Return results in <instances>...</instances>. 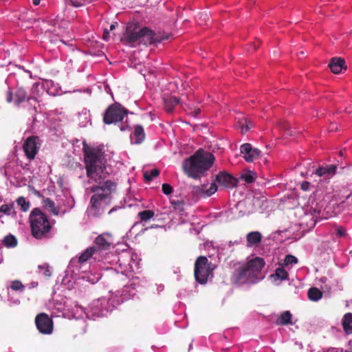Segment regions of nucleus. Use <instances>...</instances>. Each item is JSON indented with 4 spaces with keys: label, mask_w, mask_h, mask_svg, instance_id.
Instances as JSON below:
<instances>
[{
    "label": "nucleus",
    "mask_w": 352,
    "mask_h": 352,
    "mask_svg": "<svg viewBox=\"0 0 352 352\" xmlns=\"http://www.w3.org/2000/svg\"><path fill=\"white\" fill-rule=\"evenodd\" d=\"M84 152L87 176L90 179L100 182L98 185H94L86 189L87 193H94L86 212L89 217H97L103 212L104 206L110 204L111 194L116 190V183L111 180L100 182L109 175L107 160L102 150L90 148H85Z\"/></svg>",
    "instance_id": "1"
},
{
    "label": "nucleus",
    "mask_w": 352,
    "mask_h": 352,
    "mask_svg": "<svg viewBox=\"0 0 352 352\" xmlns=\"http://www.w3.org/2000/svg\"><path fill=\"white\" fill-rule=\"evenodd\" d=\"M265 265L263 258L258 256L248 259L247 262L236 270L233 275L234 281L240 285L259 282L265 277L262 274V269Z\"/></svg>",
    "instance_id": "2"
},
{
    "label": "nucleus",
    "mask_w": 352,
    "mask_h": 352,
    "mask_svg": "<svg viewBox=\"0 0 352 352\" xmlns=\"http://www.w3.org/2000/svg\"><path fill=\"white\" fill-rule=\"evenodd\" d=\"M215 160L214 156L203 149H199L189 158L183 162L184 173L190 177L197 179L203 175L212 167Z\"/></svg>",
    "instance_id": "3"
},
{
    "label": "nucleus",
    "mask_w": 352,
    "mask_h": 352,
    "mask_svg": "<svg viewBox=\"0 0 352 352\" xmlns=\"http://www.w3.org/2000/svg\"><path fill=\"white\" fill-rule=\"evenodd\" d=\"M168 38V36L166 38L159 37L151 30L147 28L142 29L135 28L131 30V27H128L125 34V41L126 43L131 47H135L141 43L148 45L160 43L162 40Z\"/></svg>",
    "instance_id": "4"
},
{
    "label": "nucleus",
    "mask_w": 352,
    "mask_h": 352,
    "mask_svg": "<svg viewBox=\"0 0 352 352\" xmlns=\"http://www.w3.org/2000/svg\"><path fill=\"white\" fill-rule=\"evenodd\" d=\"M114 258L113 262L116 263V268L111 270L114 274L116 281L125 280L126 278L132 276L134 271V266L137 267V263L132 258V255L129 252H124L120 255L111 254Z\"/></svg>",
    "instance_id": "5"
},
{
    "label": "nucleus",
    "mask_w": 352,
    "mask_h": 352,
    "mask_svg": "<svg viewBox=\"0 0 352 352\" xmlns=\"http://www.w3.org/2000/svg\"><path fill=\"white\" fill-rule=\"evenodd\" d=\"M32 234L36 239L45 237L51 230L47 216L38 208H34L30 214Z\"/></svg>",
    "instance_id": "6"
},
{
    "label": "nucleus",
    "mask_w": 352,
    "mask_h": 352,
    "mask_svg": "<svg viewBox=\"0 0 352 352\" xmlns=\"http://www.w3.org/2000/svg\"><path fill=\"white\" fill-rule=\"evenodd\" d=\"M216 267L217 265L210 262L206 256H199L195 263L194 274L196 281L204 285L212 280Z\"/></svg>",
    "instance_id": "7"
},
{
    "label": "nucleus",
    "mask_w": 352,
    "mask_h": 352,
    "mask_svg": "<svg viewBox=\"0 0 352 352\" xmlns=\"http://www.w3.org/2000/svg\"><path fill=\"white\" fill-rule=\"evenodd\" d=\"M127 114V110L120 104L110 105L105 111L103 121L107 124H116L122 122Z\"/></svg>",
    "instance_id": "8"
},
{
    "label": "nucleus",
    "mask_w": 352,
    "mask_h": 352,
    "mask_svg": "<svg viewBox=\"0 0 352 352\" xmlns=\"http://www.w3.org/2000/svg\"><path fill=\"white\" fill-rule=\"evenodd\" d=\"M35 324L37 329L42 334L50 335L53 331V321L52 318L45 313H41L36 316Z\"/></svg>",
    "instance_id": "9"
},
{
    "label": "nucleus",
    "mask_w": 352,
    "mask_h": 352,
    "mask_svg": "<svg viewBox=\"0 0 352 352\" xmlns=\"http://www.w3.org/2000/svg\"><path fill=\"white\" fill-rule=\"evenodd\" d=\"M41 143L38 137L28 138L23 144V148L26 157L29 160H33L37 154Z\"/></svg>",
    "instance_id": "10"
},
{
    "label": "nucleus",
    "mask_w": 352,
    "mask_h": 352,
    "mask_svg": "<svg viewBox=\"0 0 352 352\" xmlns=\"http://www.w3.org/2000/svg\"><path fill=\"white\" fill-rule=\"evenodd\" d=\"M144 281L138 277H133L129 280V283L124 285L122 289V296L124 299H129L135 296L138 288L142 286Z\"/></svg>",
    "instance_id": "11"
},
{
    "label": "nucleus",
    "mask_w": 352,
    "mask_h": 352,
    "mask_svg": "<svg viewBox=\"0 0 352 352\" xmlns=\"http://www.w3.org/2000/svg\"><path fill=\"white\" fill-rule=\"evenodd\" d=\"M107 301L104 298H99L93 301L89 305L90 312H91V318L95 319L96 317L104 316V311H107Z\"/></svg>",
    "instance_id": "12"
},
{
    "label": "nucleus",
    "mask_w": 352,
    "mask_h": 352,
    "mask_svg": "<svg viewBox=\"0 0 352 352\" xmlns=\"http://www.w3.org/2000/svg\"><path fill=\"white\" fill-rule=\"evenodd\" d=\"M241 153L247 162H252L258 159L261 151L256 148H253L250 144L246 143L241 146Z\"/></svg>",
    "instance_id": "13"
},
{
    "label": "nucleus",
    "mask_w": 352,
    "mask_h": 352,
    "mask_svg": "<svg viewBox=\"0 0 352 352\" xmlns=\"http://www.w3.org/2000/svg\"><path fill=\"white\" fill-rule=\"evenodd\" d=\"M215 182L226 188H233L237 184V180L226 172L219 173L216 176Z\"/></svg>",
    "instance_id": "14"
},
{
    "label": "nucleus",
    "mask_w": 352,
    "mask_h": 352,
    "mask_svg": "<svg viewBox=\"0 0 352 352\" xmlns=\"http://www.w3.org/2000/svg\"><path fill=\"white\" fill-rule=\"evenodd\" d=\"M26 98V92L23 88H18L13 94L10 90L7 93L6 100L8 102H14L15 104H19L25 101Z\"/></svg>",
    "instance_id": "15"
},
{
    "label": "nucleus",
    "mask_w": 352,
    "mask_h": 352,
    "mask_svg": "<svg viewBox=\"0 0 352 352\" xmlns=\"http://www.w3.org/2000/svg\"><path fill=\"white\" fill-rule=\"evenodd\" d=\"M217 190V186L215 183L210 184H204L195 188V192L201 197H210L214 194Z\"/></svg>",
    "instance_id": "16"
},
{
    "label": "nucleus",
    "mask_w": 352,
    "mask_h": 352,
    "mask_svg": "<svg viewBox=\"0 0 352 352\" xmlns=\"http://www.w3.org/2000/svg\"><path fill=\"white\" fill-rule=\"evenodd\" d=\"M94 243L99 249L106 250L113 243V238L109 233H103L96 238Z\"/></svg>",
    "instance_id": "17"
},
{
    "label": "nucleus",
    "mask_w": 352,
    "mask_h": 352,
    "mask_svg": "<svg viewBox=\"0 0 352 352\" xmlns=\"http://www.w3.org/2000/svg\"><path fill=\"white\" fill-rule=\"evenodd\" d=\"M52 84L53 82L52 81H47L45 84H41L40 82L34 83L30 90L31 96L28 98V100H36L38 97L41 96L45 87H49Z\"/></svg>",
    "instance_id": "18"
},
{
    "label": "nucleus",
    "mask_w": 352,
    "mask_h": 352,
    "mask_svg": "<svg viewBox=\"0 0 352 352\" xmlns=\"http://www.w3.org/2000/svg\"><path fill=\"white\" fill-rule=\"evenodd\" d=\"M97 250L94 247H89L87 248L78 258H73L70 261L71 265H75L76 263H84L89 258H90Z\"/></svg>",
    "instance_id": "19"
},
{
    "label": "nucleus",
    "mask_w": 352,
    "mask_h": 352,
    "mask_svg": "<svg viewBox=\"0 0 352 352\" xmlns=\"http://www.w3.org/2000/svg\"><path fill=\"white\" fill-rule=\"evenodd\" d=\"M329 67L334 74H339L343 69H346L345 61L341 58H333L329 64Z\"/></svg>",
    "instance_id": "20"
},
{
    "label": "nucleus",
    "mask_w": 352,
    "mask_h": 352,
    "mask_svg": "<svg viewBox=\"0 0 352 352\" xmlns=\"http://www.w3.org/2000/svg\"><path fill=\"white\" fill-rule=\"evenodd\" d=\"M43 207L48 212L52 213L54 215H58L60 214H63L65 213V210H62L59 208L56 207L54 202L49 198H45L43 200Z\"/></svg>",
    "instance_id": "21"
},
{
    "label": "nucleus",
    "mask_w": 352,
    "mask_h": 352,
    "mask_svg": "<svg viewBox=\"0 0 352 352\" xmlns=\"http://www.w3.org/2000/svg\"><path fill=\"white\" fill-rule=\"evenodd\" d=\"M145 138L144 128L140 125L134 127L133 135H131V140L135 144H140Z\"/></svg>",
    "instance_id": "22"
},
{
    "label": "nucleus",
    "mask_w": 352,
    "mask_h": 352,
    "mask_svg": "<svg viewBox=\"0 0 352 352\" xmlns=\"http://www.w3.org/2000/svg\"><path fill=\"white\" fill-rule=\"evenodd\" d=\"M336 166L334 165H328L318 168L316 170V175L319 177H331L336 173Z\"/></svg>",
    "instance_id": "23"
},
{
    "label": "nucleus",
    "mask_w": 352,
    "mask_h": 352,
    "mask_svg": "<svg viewBox=\"0 0 352 352\" xmlns=\"http://www.w3.org/2000/svg\"><path fill=\"white\" fill-rule=\"evenodd\" d=\"M270 278L274 283L285 280L288 278V273L283 267H280L275 270L274 274L270 275Z\"/></svg>",
    "instance_id": "24"
},
{
    "label": "nucleus",
    "mask_w": 352,
    "mask_h": 352,
    "mask_svg": "<svg viewBox=\"0 0 352 352\" xmlns=\"http://www.w3.org/2000/svg\"><path fill=\"white\" fill-rule=\"evenodd\" d=\"M262 236L259 232H251L247 234L246 239L248 246L258 245L261 241Z\"/></svg>",
    "instance_id": "25"
},
{
    "label": "nucleus",
    "mask_w": 352,
    "mask_h": 352,
    "mask_svg": "<svg viewBox=\"0 0 352 352\" xmlns=\"http://www.w3.org/2000/svg\"><path fill=\"white\" fill-rule=\"evenodd\" d=\"M237 126L240 129L242 133L248 132L252 127H253V122L246 118H239L236 122Z\"/></svg>",
    "instance_id": "26"
},
{
    "label": "nucleus",
    "mask_w": 352,
    "mask_h": 352,
    "mask_svg": "<svg viewBox=\"0 0 352 352\" xmlns=\"http://www.w3.org/2000/svg\"><path fill=\"white\" fill-rule=\"evenodd\" d=\"M342 327L346 334L352 333V314H346L342 319Z\"/></svg>",
    "instance_id": "27"
},
{
    "label": "nucleus",
    "mask_w": 352,
    "mask_h": 352,
    "mask_svg": "<svg viewBox=\"0 0 352 352\" xmlns=\"http://www.w3.org/2000/svg\"><path fill=\"white\" fill-rule=\"evenodd\" d=\"M165 109L167 112L170 113L174 107L179 104V100L175 96H169L164 99Z\"/></svg>",
    "instance_id": "28"
},
{
    "label": "nucleus",
    "mask_w": 352,
    "mask_h": 352,
    "mask_svg": "<svg viewBox=\"0 0 352 352\" xmlns=\"http://www.w3.org/2000/svg\"><path fill=\"white\" fill-rule=\"evenodd\" d=\"M292 315L289 311L283 312L278 318L276 324L278 325H287L292 324Z\"/></svg>",
    "instance_id": "29"
},
{
    "label": "nucleus",
    "mask_w": 352,
    "mask_h": 352,
    "mask_svg": "<svg viewBox=\"0 0 352 352\" xmlns=\"http://www.w3.org/2000/svg\"><path fill=\"white\" fill-rule=\"evenodd\" d=\"M308 297L312 301H318L322 297V292L316 287H311L308 291Z\"/></svg>",
    "instance_id": "30"
},
{
    "label": "nucleus",
    "mask_w": 352,
    "mask_h": 352,
    "mask_svg": "<svg viewBox=\"0 0 352 352\" xmlns=\"http://www.w3.org/2000/svg\"><path fill=\"white\" fill-rule=\"evenodd\" d=\"M38 273L45 277H49L52 274L50 267L47 263L40 265L38 266Z\"/></svg>",
    "instance_id": "31"
},
{
    "label": "nucleus",
    "mask_w": 352,
    "mask_h": 352,
    "mask_svg": "<svg viewBox=\"0 0 352 352\" xmlns=\"http://www.w3.org/2000/svg\"><path fill=\"white\" fill-rule=\"evenodd\" d=\"M154 214L155 213L153 210H147L140 212L138 215L140 217L141 221H147L153 218Z\"/></svg>",
    "instance_id": "32"
},
{
    "label": "nucleus",
    "mask_w": 352,
    "mask_h": 352,
    "mask_svg": "<svg viewBox=\"0 0 352 352\" xmlns=\"http://www.w3.org/2000/svg\"><path fill=\"white\" fill-rule=\"evenodd\" d=\"M0 212L6 215H12L15 214L13 204H3L1 206Z\"/></svg>",
    "instance_id": "33"
},
{
    "label": "nucleus",
    "mask_w": 352,
    "mask_h": 352,
    "mask_svg": "<svg viewBox=\"0 0 352 352\" xmlns=\"http://www.w3.org/2000/svg\"><path fill=\"white\" fill-rule=\"evenodd\" d=\"M3 242L7 248H13L17 244L16 239L12 235L6 236Z\"/></svg>",
    "instance_id": "34"
},
{
    "label": "nucleus",
    "mask_w": 352,
    "mask_h": 352,
    "mask_svg": "<svg viewBox=\"0 0 352 352\" xmlns=\"http://www.w3.org/2000/svg\"><path fill=\"white\" fill-rule=\"evenodd\" d=\"M17 204L21 207L23 211H28L30 207V204L23 197H20L16 200Z\"/></svg>",
    "instance_id": "35"
},
{
    "label": "nucleus",
    "mask_w": 352,
    "mask_h": 352,
    "mask_svg": "<svg viewBox=\"0 0 352 352\" xmlns=\"http://www.w3.org/2000/svg\"><path fill=\"white\" fill-rule=\"evenodd\" d=\"M160 172L157 169H152L146 170L144 173V177L146 181H151L159 175Z\"/></svg>",
    "instance_id": "36"
},
{
    "label": "nucleus",
    "mask_w": 352,
    "mask_h": 352,
    "mask_svg": "<svg viewBox=\"0 0 352 352\" xmlns=\"http://www.w3.org/2000/svg\"><path fill=\"white\" fill-rule=\"evenodd\" d=\"M241 178L248 183H252L256 178V174L254 172L248 171L243 173Z\"/></svg>",
    "instance_id": "37"
},
{
    "label": "nucleus",
    "mask_w": 352,
    "mask_h": 352,
    "mask_svg": "<svg viewBox=\"0 0 352 352\" xmlns=\"http://www.w3.org/2000/svg\"><path fill=\"white\" fill-rule=\"evenodd\" d=\"M170 203L175 210H178L182 212L184 209V202L182 200H175L173 199L170 201Z\"/></svg>",
    "instance_id": "38"
},
{
    "label": "nucleus",
    "mask_w": 352,
    "mask_h": 352,
    "mask_svg": "<svg viewBox=\"0 0 352 352\" xmlns=\"http://www.w3.org/2000/svg\"><path fill=\"white\" fill-rule=\"evenodd\" d=\"M10 288L14 291L23 292L25 286L19 280H14L11 282Z\"/></svg>",
    "instance_id": "39"
},
{
    "label": "nucleus",
    "mask_w": 352,
    "mask_h": 352,
    "mask_svg": "<svg viewBox=\"0 0 352 352\" xmlns=\"http://www.w3.org/2000/svg\"><path fill=\"white\" fill-rule=\"evenodd\" d=\"M297 263H298L297 258L292 255H287L284 260V263L285 265L296 264Z\"/></svg>",
    "instance_id": "40"
},
{
    "label": "nucleus",
    "mask_w": 352,
    "mask_h": 352,
    "mask_svg": "<svg viewBox=\"0 0 352 352\" xmlns=\"http://www.w3.org/2000/svg\"><path fill=\"white\" fill-rule=\"evenodd\" d=\"M162 191L165 195H170L173 191V188L168 184H164L162 185Z\"/></svg>",
    "instance_id": "41"
},
{
    "label": "nucleus",
    "mask_w": 352,
    "mask_h": 352,
    "mask_svg": "<svg viewBox=\"0 0 352 352\" xmlns=\"http://www.w3.org/2000/svg\"><path fill=\"white\" fill-rule=\"evenodd\" d=\"M309 184L307 182H302L301 184V188L303 190H307L309 188Z\"/></svg>",
    "instance_id": "42"
},
{
    "label": "nucleus",
    "mask_w": 352,
    "mask_h": 352,
    "mask_svg": "<svg viewBox=\"0 0 352 352\" xmlns=\"http://www.w3.org/2000/svg\"><path fill=\"white\" fill-rule=\"evenodd\" d=\"M338 232L340 236H342L345 235L346 230L344 229H343V228H340V229L338 230Z\"/></svg>",
    "instance_id": "43"
},
{
    "label": "nucleus",
    "mask_w": 352,
    "mask_h": 352,
    "mask_svg": "<svg viewBox=\"0 0 352 352\" xmlns=\"http://www.w3.org/2000/svg\"><path fill=\"white\" fill-rule=\"evenodd\" d=\"M108 35H109V32L107 30H105L104 32V36H103L104 40H107Z\"/></svg>",
    "instance_id": "44"
},
{
    "label": "nucleus",
    "mask_w": 352,
    "mask_h": 352,
    "mask_svg": "<svg viewBox=\"0 0 352 352\" xmlns=\"http://www.w3.org/2000/svg\"><path fill=\"white\" fill-rule=\"evenodd\" d=\"M32 3L34 6H38L40 3V0H32Z\"/></svg>",
    "instance_id": "45"
},
{
    "label": "nucleus",
    "mask_w": 352,
    "mask_h": 352,
    "mask_svg": "<svg viewBox=\"0 0 352 352\" xmlns=\"http://www.w3.org/2000/svg\"><path fill=\"white\" fill-rule=\"evenodd\" d=\"M118 208L117 207H113V208H111L109 211V214H111L113 211H116L118 210Z\"/></svg>",
    "instance_id": "46"
},
{
    "label": "nucleus",
    "mask_w": 352,
    "mask_h": 352,
    "mask_svg": "<svg viewBox=\"0 0 352 352\" xmlns=\"http://www.w3.org/2000/svg\"><path fill=\"white\" fill-rule=\"evenodd\" d=\"M116 23H115V24H111V25H110V30H114V29L116 28Z\"/></svg>",
    "instance_id": "47"
},
{
    "label": "nucleus",
    "mask_w": 352,
    "mask_h": 352,
    "mask_svg": "<svg viewBox=\"0 0 352 352\" xmlns=\"http://www.w3.org/2000/svg\"><path fill=\"white\" fill-rule=\"evenodd\" d=\"M128 128V126H123L120 127L121 131H125Z\"/></svg>",
    "instance_id": "48"
},
{
    "label": "nucleus",
    "mask_w": 352,
    "mask_h": 352,
    "mask_svg": "<svg viewBox=\"0 0 352 352\" xmlns=\"http://www.w3.org/2000/svg\"><path fill=\"white\" fill-rule=\"evenodd\" d=\"M254 50H255L258 47V45L254 44L253 45Z\"/></svg>",
    "instance_id": "49"
},
{
    "label": "nucleus",
    "mask_w": 352,
    "mask_h": 352,
    "mask_svg": "<svg viewBox=\"0 0 352 352\" xmlns=\"http://www.w3.org/2000/svg\"><path fill=\"white\" fill-rule=\"evenodd\" d=\"M199 111H200V109H199L197 110H196V115L199 114Z\"/></svg>",
    "instance_id": "50"
},
{
    "label": "nucleus",
    "mask_w": 352,
    "mask_h": 352,
    "mask_svg": "<svg viewBox=\"0 0 352 352\" xmlns=\"http://www.w3.org/2000/svg\"><path fill=\"white\" fill-rule=\"evenodd\" d=\"M48 92L50 94H55L54 92H52V91L49 90Z\"/></svg>",
    "instance_id": "51"
},
{
    "label": "nucleus",
    "mask_w": 352,
    "mask_h": 352,
    "mask_svg": "<svg viewBox=\"0 0 352 352\" xmlns=\"http://www.w3.org/2000/svg\"><path fill=\"white\" fill-rule=\"evenodd\" d=\"M87 316H88V318L91 317V314L90 316H89V314H87Z\"/></svg>",
    "instance_id": "52"
},
{
    "label": "nucleus",
    "mask_w": 352,
    "mask_h": 352,
    "mask_svg": "<svg viewBox=\"0 0 352 352\" xmlns=\"http://www.w3.org/2000/svg\"><path fill=\"white\" fill-rule=\"evenodd\" d=\"M87 316H88V318L91 317V314L90 316H89V314H87Z\"/></svg>",
    "instance_id": "53"
}]
</instances>
